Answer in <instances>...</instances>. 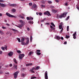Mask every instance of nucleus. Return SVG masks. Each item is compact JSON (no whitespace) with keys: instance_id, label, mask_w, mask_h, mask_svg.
I'll list each match as a JSON object with an SVG mask.
<instances>
[{"instance_id":"46","label":"nucleus","mask_w":79,"mask_h":79,"mask_svg":"<svg viewBox=\"0 0 79 79\" xmlns=\"http://www.w3.org/2000/svg\"><path fill=\"white\" fill-rule=\"evenodd\" d=\"M63 28H62L60 32V33H61V32H63Z\"/></svg>"},{"instance_id":"48","label":"nucleus","mask_w":79,"mask_h":79,"mask_svg":"<svg viewBox=\"0 0 79 79\" xmlns=\"http://www.w3.org/2000/svg\"><path fill=\"white\" fill-rule=\"evenodd\" d=\"M48 3H49V4H51L52 3V2L51 1H48Z\"/></svg>"},{"instance_id":"8","label":"nucleus","mask_w":79,"mask_h":79,"mask_svg":"<svg viewBox=\"0 0 79 79\" xmlns=\"http://www.w3.org/2000/svg\"><path fill=\"white\" fill-rule=\"evenodd\" d=\"M45 79H48V73L47 71L45 73Z\"/></svg>"},{"instance_id":"20","label":"nucleus","mask_w":79,"mask_h":79,"mask_svg":"<svg viewBox=\"0 0 79 79\" xmlns=\"http://www.w3.org/2000/svg\"><path fill=\"white\" fill-rule=\"evenodd\" d=\"M13 60L14 62L15 63V64H17V63H18L17 62V61H16V59L14 58L13 59Z\"/></svg>"},{"instance_id":"3","label":"nucleus","mask_w":79,"mask_h":79,"mask_svg":"<svg viewBox=\"0 0 79 79\" xmlns=\"http://www.w3.org/2000/svg\"><path fill=\"white\" fill-rule=\"evenodd\" d=\"M67 15V13H64L63 14H62L61 15H60L59 18H62L63 17H66V16Z\"/></svg>"},{"instance_id":"59","label":"nucleus","mask_w":79,"mask_h":79,"mask_svg":"<svg viewBox=\"0 0 79 79\" xmlns=\"http://www.w3.org/2000/svg\"><path fill=\"white\" fill-rule=\"evenodd\" d=\"M55 1L56 2H57V3H58V2H59V1L58 0H56Z\"/></svg>"},{"instance_id":"44","label":"nucleus","mask_w":79,"mask_h":79,"mask_svg":"<svg viewBox=\"0 0 79 79\" xmlns=\"http://www.w3.org/2000/svg\"><path fill=\"white\" fill-rule=\"evenodd\" d=\"M39 15L40 16H42V13L41 12H40L39 13Z\"/></svg>"},{"instance_id":"55","label":"nucleus","mask_w":79,"mask_h":79,"mask_svg":"<svg viewBox=\"0 0 79 79\" xmlns=\"http://www.w3.org/2000/svg\"><path fill=\"white\" fill-rule=\"evenodd\" d=\"M20 18H22V19H24V17L21 16V15H20Z\"/></svg>"},{"instance_id":"61","label":"nucleus","mask_w":79,"mask_h":79,"mask_svg":"<svg viewBox=\"0 0 79 79\" xmlns=\"http://www.w3.org/2000/svg\"><path fill=\"white\" fill-rule=\"evenodd\" d=\"M77 10H78L79 11V7L78 6H77Z\"/></svg>"},{"instance_id":"4","label":"nucleus","mask_w":79,"mask_h":79,"mask_svg":"<svg viewBox=\"0 0 79 79\" xmlns=\"http://www.w3.org/2000/svg\"><path fill=\"white\" fill-rule=\"evenodd\" d=\"M19 73V71L16 72L14 73V77L15 79H16L17 78V76L18 74Z\"/></svg>"},{"instance_id":"37","label":"nucleus","mask_w":79,"mask_h":79,"mask_svg":"<svg viewBox=\"0 0 79 79\" xmlns=\"http://www.w3.org/2000/svg\"><path fill=\"white\" fill-rule=\"evenodd\" d=\"M41 6H42V8H45V6L43 4H42L41 5Z\"/></svg>"},{"instance_id":"33","label":"nucleus","mask_w":79,"mask_h":79,"mask_svg":"<svg viewBox=\"0 0 79 79\" xmlns=\"http://www.w3.org/2000/svg\"><path fill=\"white\" fill-rule=\"evenodd\" d=\"M66 39H68V38H69V37L70 36H68V35H66Z\"/></svg>"},{"instance_id":"41","label":"nucleus","mask_w":79,"mask_h":79,"mask_svg":"<svg viewBox=\"0 0 79 79\" xmlns=\"http://www.w3.org/2000/svg\"><path fill=\"white\" fill-rule=\"evenodd\" d=\"M33 19H34V18L33 17H30V20H32Z\"/></svg>"},{"instance_id":"62","label":"nucleus","mask_w":79,"mask_h":79,"mask_svg":"<svg viewBox=\"0 0 79 79\" xmlns=\"http://www.w3.org/2000/svg\"><path fill=\"white\" fill-rule=\"evenodd\" d=\"M3 52L2 51H0V54H2Z\"/></svg>"},{"instance_id":"7","label":"nucleus","mask_w":79,"mask_h":79,"mask_svg":"<svg viewBox=\"0 0 79 79\" xmlns=\"http://www.w3.org/2000/svg\"><path fill=\"white\" fill-rule=\"evenodd\" d=\"M19 58L20 59H22L24 56V54H20L19 55Z\"/></svg>"},{"instance_id":"36","label":"nucleus","mask_w":79,"mask_h":79,"mask_svg":"<svg viewBox=\"0 0 79 79\" xmlns=\"http://www.w3.org/2000/svg\"><path fill=\"white\" fill-rule=\"evenodd\" d=\"M76 33L77 32L76 31L74 34H73V36H76Z\"/></svg>"},{"instance_id":"1","label":"nucleus","mask_w":79,"mask_h":79,"mask_svg":"<svg viewBox=\"0 0 79 79\" xmlns=\"http://www.w3.org/2000/svg\"><path fill=\"white\" fill-rule=\"evenodd\" d=\"M21 25L20 24L19 25H16L15 26H17V27H19V28L21 29V28L23 27V26H24V25H25V23H24V22H23L21 23Z\"/></svg>"},{"instance_id":"58","label":"nucleus","mask_w":79,"mask_h":79,"mask_svg":"<svg viewBox=\"0 0 79 79\" xmlns=\"http://www.w3.org/2000/svg\"><path fill=\"white\" fill-rule=\"evenodd\" d=\"M60 25L61 26H63V22H61Z\"/></svg>"},{"instance_id":"5","label":"nucleus","mask_w":79,"mask_h":79,"mask_svg":"<svg viewBox=\"0 0 79 79\" xmlns=\"http://www.w3.org/2000/svg\"><path fill=\"white\" fill-rule=\"evenodd\" d=\"M45 15H47L48 16H51V14H50V13L48 11H47L46 12H44V13Z\"/></svg>"},{"instance_id":"28","label":"nucleus","mask_w":79,"mask_h":79,"mask_svg":"<svg viewBox=\"0 0 79 79\" xmlns=\"http://www.w3.org/2000/svg\"><path fill=\"white\" fill-rule=\"evenodd\" d=\"M17 39L18 42H21V39H20L19 38H17Z\"/></svg>"},{"instance_id":"9","label":"nucleus","mask_w":79,"mask_h":79,"mask_svg":"<svg viewBox=\"0 0 79 79\" xmlns=\"http://www.w3.org/2000/svg\"><path fill=\"white\" fill-rule=\"evenodd\" d=\"M52 13H56L58 12V10H57L53 9L52 10Z\"/></svg>"},{"instance_id":"18","label":"nucleus","mask_w":79,"mask_h":79,"mask_svg":"<svg viewBox=\"0 0 79 79\" xmlns=\"http://www.w3.org/2000/svg\"><path fill=\"white\" fill-rule=\"evenodd\" d=\"M56 39H57V40H60V39H61V38L59 36H57Z\"/></svg>"},{"instance_id":"12","label":"nucleus","mask_w":79,"mask_h":79,"mask_svg":"<svg viewBox=\"0 0 79 79\" xmlns=\"http://www.w3.org/2000/svg\"><path fill=\"white\" fill-rule=\"evenodd\" d=\"M13 52H10L9 53H8V55L10 56H13Z\"/></svg>"},{"instance_id":"25","label":"nucleus","mask_w":79,"mask_h":79,"mask_svg":"<svg viewBox=\"0 0 79 79\" xmlns=\"http://www.w3.org/2000/svg\"><path fill=\"white\" fill-rule=\"evenodd\" d=\"M12 11H13V13H15V12L16 11V10H15V9H13L12 10H11Z\"/></svg>"},{"instance_id":"26","label":"nucleus","mask_w":79,"mask_h":79,"mask_svg":"<svg viewBox=\"0 0 79 79\" xmlns=\"http://www.w3.org/2000/svg\"><path fill=\"white\" fill-rule=\"evenodd\" d=\"M51 25H52V26L53 27H55V24H54V23H51Z\"/></svg>"},{"instance_id":"6","label":"nucleus","mask_w":79,"mask_h":79,"mask_svg":"<svg viewBox=\"0 0 79 79\" xmlns=\"http://www.w3.org/2000/svg\"><path fill=\"white\" fill-rule=\"evenodd\" d=\"M37 7V5L35 4L34 3L31 7V9L32 10L33 9H35Z\"/></svg>"},{"instance_id":"24","label":"nucleus","mask_w":79,"mask_h":79,"mask_svg":"<svg viewBox=\"0 0 79 79\" xmlns=\"http://www.w3.org/2000/svg\"><path fill=\"white\" fill-rule=\"evenodd\" d=\"M33 52H29V56H31V55H32V53H33Z\"/></svg>"},{"instance_id":"14","label":"nucleus","mask_w":79,"mask_h":79,"mask_svg":"<svg viewBox=\"0 0 79 79\" xmlns=\"http://www.w3.org/2000/svg\"><path fill=\"white\" fill-rule=\"evenodd\" d=\"M13 66H14L15 69H18V66H17V65H15V64H13Z\"/></svg>"},{"instance_id":"30","label":"nucleus","mask_w":79,"mask_h":79,"mask_svg":"<svg viewBox=\"0 0 79 79\" xmlns=\"http://www.w3.org/2000/svg\"><path fill=\"white\" fill-rule=\"evenodd\" d=\"M17 53H21V52L20 50H17Z\"/></svg>"},{"instance_id":"17","label":"nucleus","mask_w":79,"mask_h":79,"mask_svg":"<svg viewBox=\"0 0 79 79\" xmlns=\"http://www.w3.org/2000/svg\"><path fill=\"white\" fill-rule=\"evenodd\" d=\"M31 65H32V63L27 64H26V66H31Z\"/></svg>"},{"instance_id":"32","label":"nucleus","mask_w":79,"mask_h":79,"mask_svg":"<svg viewBox=\"0 0 79 79\" xmlns=\"http://www.w3.org/2000/svg\"><path fill=\"white\" fill-rule=\"evenodd\" d=\"M36 54L38 55H40L41 53L40 52H37Z\"/></svg>"},{"instance_id":"15","label":"nucleus","mask_w":79,"mask_h":79,"mask_svg":"<svg viewBox=\"0 0 79 79\" xmlns=\"http://www.w3.org/2000/svg\"><path fill=\"white\" fill-rule=\"evenodd\" d=\"M46 1L44 0H43L41 1V2L42 4H45V3H46Z\"/></svg>"},{"instance_id":"23","label":"nucleus","mask_w":79,"mask_h":79,"mask_svg":"<svg viewBox=\"0 0 79 79\" xmlns=\"http://www.w3.org/2000/svg\"><path fill=\"white\" fill-rule=\"evenodd\" d=\"M63 26L61 25H59V28L60 29H62V27Z\"/></svg>"},{"instance_id":"38","label":"nucleus","mask_w":79,"mask_h":79,"mask_svg":"<svg viewBox=\"0 0 79 79\" xmlns=\"http://www.w3.org/2000/svg\"><path fill=\"white\" fill-rule=\"evenodd\" d=\"M1 49H2V50H5V48L3 47H1Z\"/></svg>"},{"instance_id":"42","label":"nucleus","mask_w":79,"mask_h":79,"mask_svg":"<svg viewBox=\"0 0 79 79\" xmlns=\"http://www.w3.org/2000/svg\"><path fill=\"white\" fill-rule=\"evenodd\" d=\"M4 48H5V50H7V46H5Z\"/></svg>"},{"instance_id":"35","label":"nucleus","mask_w":79,"mask_h":79,"mask_svg":"<svg viewBox=\"0 0 79 79\" xmlns=\"http://www.w3.org/2000/svg\"><path fill=\"white\" fill-rule=\"evenodd\" d=\"M0 34H3V31L0 30Z\"/></svg>"},{"instance_id":"45","label":"nucleus","mask_w":79,"mask_h":79,"mask_svg":"<svg viewBox=\"0 0 79 79\" xmlns=\"http://www.w3.org/2000/svg\"><path fill=\"white\" fill-rule=\"evenodd\" d=\"M69 18V16L67 17V18L66 19V20H68V19Z\"/></svg>"},{"instance_id":"31","label":"nucleus","mask_w":79,"mask_h":79,"mask_svg":"<svg viewBox=\"0 0 79 79\" xmlns=\"http://www.w3.org/2000/svg\"><path fill=\"white\" fill-rule=\"evenodd\" d=\"M12 30L13 31H14V32H18V30H15V29H12Z\"/></svg>"},{"instance_id":"49","label":"nucleus","mask_w":79,"mask_h":79,"mask_svg":"<svg viewBox=\"0 0 79 79\" xmlns=\"http://www.w3.org/2000/svg\"><path fill=\"white\" fill-rule=\"evenodd\" d=\"M45 24L47 25H50V23H46Z\"/></svg>"},{"instance_id":"34","label":"nucleus","mask_w":79,"mask_h":79,"mask_svg":"<svg viewBox=\"0 0 79 79\" xmlns=\"http://www.w3.org/2000/svg\"><path fill=\"white\" fill-rule=\"evenodd\" d=\"M32 35H31L30 36V41L31 42H32Z\"/></svg>"},{"instance_id":"64","label":"nucleus","mask_w":79,"mask_h":79,"mask_svg":"<svg viewBox=\"0 0 79 79\" xmlns=\"http://www.w3.org/2000/svg\"><path fill=\"white\" fill-rule=\"evenodd\" d=\"M41 22H44V20H41Z\"/></svg>"},{"instance_id":"40","label":"nucleus","mask_w":79,"mask_h":79,"mask_svg":"<svg viewBox=\"0 0 79 79\" xmlns=\"http://www.w3.org/2000/svg\"><path fill=\"white\" fill-rule=\"evenodd\" d=\"M29 6H32V3H29Z\"/></svg>"},{"instance_id":"52","label":"nucleus","mask_w":79,"mask_h":79,"mask_svg":"<svg viewBox=\"0 0 79 79\" xmlns=\"http://www.w3.org/2000/svg\"><path fill=\"white\" fill-rule=\"evenodd\" d=\"M5 74H10V73H9V72H7V73L6 72L5 73Z\"/></svg>"},{"instance_id":"13","label":"nucleus","mask_w":79,"mask_h":79,"mask_svg":"<svg viewBox=\"0 0 79 79\" xmlns=\"http://www.w3.org/2000/svg\"><path fill=\"white\" fill-rule=\"evenodd\" d=\"M27 41L26 43V45H27V44H29V38L27 37Z\"/></svg>"},{"instance_id":"51","label":"nucleus","mask_w":79,"mask_h":79,"mask_svg":"<svg viewBox=\"0 0 79 79\" xmlns=\"http://www.w3.org/2000/svg\"><path fill=\"white\" fill-rule=\"evenodd\" d=\"M36 52H40V50H36Z\"/></svg>"},{"instance_id":"56","label":"nucleus","mask_w":79,"mask_h":79,"mask_svg":"<svg viewBox=\"0 0 79 79\" xmlns=\"http://www.w3.org/2000/svg\"><path fill=\"white\" fill-rule=\"evenodd\" d=\"M0 2H4V1H3L2 0H0Z\"/></svg>"},{"instance_id":"39","label":"nucleus","mask_w":79,"mask_h":79,"mask_svg":"<svg viewBox=\"0 0 79 79\" xmlns=\"http://www.w3.org/2000/svg\"><path fill=\"white\" fill-rule=\"evenodd\" d=\"M67 31H69V26H68L67 27Z\"/></svg>"},{"instance_id":"54","label":"nucleus","mask_w":79,"mask_h":79,"mask_svg":"<svg viewBox=\"0 0 79 79\" xmlns=\"http://www.w3.org/2000/svg\"><path fill=\"white\" fill-rule=\"evenodd\" d=\"M68 3L67 2H66L65 4V6H68Z\"/></svg>"},{"instance_id":"27","label":"nucleus","mask_w":79,"mask_h":79,"mask_svg":"<svg viewBox=\"0 0 79 79\" xmlns=\"http://www.w3.org/2000/svg\"><path fill=\"white\" fill-rule=\"evenodd\" d=\"M36 78H37V77H35L32 76V77H31V79H36Z\"/></svg>"},{"instance_id":"53","label":"nucleus","mask_w":79,"mask_h":79,"mask_svg":"<svg viewBox=\"0 0 79 79\" xmlns=\"http://www.w3.org/2000/svg\"><path fill=\"white\" fill-rule=\"evenodd\" d=\"M73 36V38L74 39H76V36Z\"/></svg>"},{"instance_id":"43","label":"nucleus","mask_w":79,"mask_h":79,"mask_svg":"<svg viewBox=\"0 0 79 79\" xmlns=\"http://www.w3.org/2000/svg\"><path fill=\"white\" fill-rule=\"evenodd\" d=\"M27 20H30V17H27Z\"/></svg>"},{"instance_id":"21","label":"nucleus","mask_w":79,"mask_h":79,"mask_svg":"<svg viewBox=\"0 0 79 79\" xmlns=\"http://www.w3.org/2000/svg\"><path fill=\"white\" fill-rule=\"evenodd\" d=\"M25 40V38H23L21 40V42H24Z\"/></svg>"},{"instance_id":"10","label":"nucleus","mask_w":79,"mask_h":79,"mask_svg":"<svg viewBox=\"0 0 79 79\" xmlns=\"http://www.w3.org/2000/svg\"><path fill=\"white\" fill-rule=\"evenodd\" d=\"M0 6H2V7H6V5L3 3H0Z\"/></svg>"},{"instance_id":"16","label":"nucleus","mask_w":79,"mask_h":79,"mask_svg":"<svg viewBox=\"0 0 79 79\" xmlns=\"http://www.w3.org/2000/svg\"><path fill=\"white\" fill-rule=\"evenodd\" d=\"M10 6H13V7H14L15 6H16V4H13L10 5Z\"/></svg>"},{"instance_id":"19","label":"nucleus","mask_w":79,"mask_h":79,"mask_svg":"<svg viewBox=\"0 0 79 79\" xmlns=\"http://www.w3.org/2000/svg\"><path fill=\"white\" fill-rule=\"evenodd\" d=\"M21 44L23 45H26V43H25L24 42H21Z\"/></svg>"},{"instance_id":"22","label":"nucleus","mask_w":79,"mask_h":79,"mask_svg":"<svg viewBox=\"0 0 79 79\" xmlns=\"http://www.w3.org/2000/svg\"><path fill=\"white\" fill-rule=\"evenodd\" d=\"M40 68V67L39 66H38L36 67V68L35 69V70H38V69H39Z\"/></svg>"},{"instance_id":"57","label":"nucleus","mask_w":79,"mask_h":79,"mask_svg":"<svg viewBox=\"0 0 79 79\" xmlns=\"http://www.w3.org/2000/svg\"><path fill=\"white\" fill-rule=\"evenodd\" d=\"M27 31H30V29L29 27L27 28Z\"/></svg>"},{"instance_id":"47","label":"nucleus","mask_w":79,"mask_h":79,"mask_svg":"<svg viewBox=\"0 0 79 79\" xmlns=\"http://www.w3.org/2000/svg\"><path fill=\"white\" fill-rule=\"evenodd\" d=\"M25 76V74H24L23 73L22 74V76H23V77H24Z\"/></svg>"},{"instance_id":"11","label":"nucleus","mask_w":79,"mask_h":79,"mask_svg":"<svg viewBox=\"0 0 79 79\" xmlns=\"http://www.w3.org/2000/svg\"><path fill=\"white\" fill-rule=\"evenodd\" d=\"M34 69L35 70V67H33L32 69H30V71L32 73H35L34 71H33V70H34Z\"/></svg>"},{"instance_id":"2","label":"nucleus","mask_w":79,"mask_h":79,"mask_svg":"<svg viewBox=\"0 0 79 79\" xmlns=\"http://www.w3.org/2000/svg\"><path fill=\"white\" fill-rule=\"evenodd\" d=\"M6 16H7L10 18H16V16L11 15L8 12H6Z\"/></svg>"},{"instance_id":"60","label":"nucleus","mask_w":79,"mask_h":79,"mask_svg":"<svg viewBox=\"0 0 79 79\" xmlns=\"http://www.w3.org/2000/svg\"><path fill=\"white\" fill-rule=\"evenodd\" d=\"M50 7L51 8H54V6H50Z\"/></svg>"},{"instance_id":"50","label":"nucleus","mask_w":79,"mask_h":79,"mask_svg":"<svg viewBox=\"0 0 79 79\" xmlns=\"http://www.w3.org/2000/svg\"><path fill=\"white\" fill-rule=\"evenodd\" d=\"M19 22H20V23H23V21L22 20H19Z\"/></svg>"},{"instance_id":"63","label":"nucleus","mask_w":79,"mask_h":79,"mask_svg":"<svg viewBox=\"0 0 79 79\" xmlns=\"http://www.w3.org/2000/svg\"><path fill=\"white\" fill-rule=\"evenodd\" d=\"M67 44V42L66 41H65L64 42V44Z\"/></svg>"},{"instance_id":"29","label":"nucleus","mask_w":79,"mask_h":79,"mask_svg":"<svg viewBox=\"0 0 79 79\" xmlns=\"http://www.w3.org/2000/svg\"><path fill=\"white\" fill-rule=\"evenodd\" d=\"M29 23L30 24H33L34 23V22H33V21H29Z\"/></svg>"}]
</instances>
